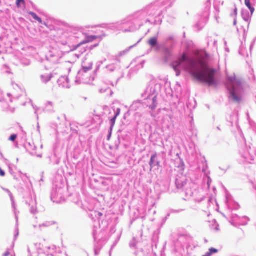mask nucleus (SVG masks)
I'll return each instance as SVG.
<instances>
[{
    "label": "nucleus",
    "mask_w": 256,
    "mask_h": 256,
    "mask_svg": "<svg viewBox=\"0 0 256 256\" xmlns=\"http://www.w3.org/2000/svg\"><path fill=\"white\" fill-rule=\"evenodd\" d=\"M5 175L4 172L2 170V169L0 168V176H4Z\"/></svg>",
    "instance_id": "14"
},
{
    "label": "nucleus",
    "mask_w": 256,
    "mask_h": 256,
    "mask_svg": "<svg viewBox=\"0 0 256 256\" xmlns=\"http://www.w3.org/2000/svg\"><path fill=\"white\" fill-rule=\"evenodd\" d=\"M120 114V110L118 109L117 112H116V114L115 115V116L117 117Z\"/></svg>",
    "instance_id": "15"
},
{
    "label": "nucleus",
    "mask_w": 256,
    "mask_h": 256,
    "mask_svg": "<svg viewBox=\"0 0 256 256\" xmlns=\"http://www.w3.org/2000/svg\"><path fill=\"white\" fill-rule=\"evenodd\" d=\"M10 254V252H6L4 253V256H8Z\"/></svg>",
    "instance_id": "16"
},
{
    "label": "nucleus",
    "mask_w": 256,
    "mask_h": 256,
    "mask_svg": "<svg viewBox=\"0 0 256 256\" xmlns=\"http://www.w3.org/2000/svg\"><path fill=\"white\" fill-rule=\"evenodd\" d=\"M244 2L246 6L250 10L251 14H252L254 11V8L251 6L250 0H245Z\"/></svg>",
    "instance_id": "6"
},
{
    "label": "nucleus",
    "mask_w": 256,
    "mask_h": 256,
    "mask_svg": "<svg viewBox=\"0 0 256 256\" xmlns=\"http://www.w3.org/2000/svg\"><path fill=\"white\" fill-rule=\"evenodd\" d=\"M176 75H177V76H178V75H179V73H178V74H176Z\"/></svg>",
    "instance_id": "19"
},
{
    "label": "nucleus",
    "mask_w": 256,
    "mask_h": 256,
    "mask_svg": "<svg viewBox=\"0 0 256 256\" xmlns=\"http://www.w3.org/2000/svg\"><path fill=\"white\" fill-rule=\"evenodd\" d=\"M185 61H186L188 66H184V69L188 71L194 79L206 83L209 86L216 84V70L210 68L207 63L203 60L196 61L188 59L186 54H183L178 60L172 62L173 68L176 70Z\"/></svg>",
    "instance_id": "1"
},
{
    "label": "nucleus",
    "mask_w": 256,
    "mask_h": 256,
    "mask_svg": "<svg viewBox=\"0 0 256 256\" xmlns=\"http://www.w3.org/2000/svg\"><path fill=\"white\" fill-rule=\"evenodd\" d=\"M116 118H117L116 116H114L113 118H112L110 120V122H112V126H111L112 129V128L114 127V126L116 123Z\"/></svg>",
    "instance_id": "12"
},
{
    "label": "nucleus",
    "mask_w": 256,
    "mask_h": 256,
    "mask_svg": "<svg viewBox=\"0 0 256 256\" xmlns=\"http://www.w3.org/2000/svg\"><path fill=\"white\" fill-rule=\"evenodd\" d=\"M72 50L74 51V50L73 48ZM78 50V54L80 56L86 51V48L82 47L80 46L79 48L76 50Z\"/></svg>",
    "instance_id": "8"
},
{
    "label": "nucleus",
    "mask_w": 256,
    "mask_h": 256,
    "mask_svg": "<svg viewBox=\"0 0 256 256\" xmlns=\"http://www.w3.org/2000/svg\"><path fill=\"white\" fill-rule=\"evenodd\" d=\"M148 44L151 46H154L157 44V39L156 38H152L148 40Z\"/></svg>",
    "instance_id": "10"
},
{
    "label": "nucleus",
    "mask_w": 256,
    "mask_h": 256,
    "mask_svg": "<svg viewBox=\"0 0 256 256\" xmlns=\"http://www.w3.org/2000/svg\"><path fill=\"white\" fill-rule=\"evenodd\" d=\"M156 97H154V98H153V100H154V102H155V101H156Z\"/></svg>",
    "instance_id": "17"
},
{
    "label": "nucleus",
    "mask_w": 256,
    "mask_h": 256,
    "mask_svg": "<svg viewBox=\"0 0 256 256\" xmlns=\"http://www.w3.org/2000/svg\"><path fill=\"white\" fill-rule=\"evenodd\" d=\"M16 4L18 8H20L22 6H23L24 7L26 6V2L24 0H16Z\"/></svg>",
    "instance_id": "9"
},
{
    "label": "nucleus",
    "mask_w": 256,
    "mask_h": 256,
    "mask_svg": "<svg viewBox=\"0 0 256 256\" xmlns=\"http://www.w3.org/2000/svg\"><path fill=\"white\" fill-rule=\"evenodd\" d=\"M82 69H83L84 72H88L90 70L92 69V64L91 62H90L88 64V65H86V64L85 61H84L82 63Z\"/></svg>",
    "instance_id": "4"
},
{
    "label": "nucleus",
    "mask_w": 256,
    "mask_h": 256,
    "mask_svg": "<svg viewBox=\"0 0 256 256\" xmlns=\"http://www.w3.org/2000/svg\"><path fill=\"white\" fill-rule=\"evenodd\" d=\"M157 156L156 154H154L151 156V158L150 162V165L151 167H152L154 165L155 162V159Z\"/></svg>",
    "instance_id": "11"
},
{
    "label": "nucleus",
    "mask_w": 256,
    "mask_h": 256,
    "mask_svg": "<svg viewBox=\"0 0 256 256\" xmlns=\"http://www.w3.org/2000/svg\"><path fill=\"white\" fill-rule=\"evenodd\" d=\"M17 136L16 134L12 135L10 138V140L11 141H14L16 139V138Z\"/></svg>",
    "instance_id": "13"
},
{
    "label": "nucleus",
    "mask_w": 256,
    "mask_h": 256,
    "mask_svg": "<svg viewBox=\"0 0 256 256\" xmlns=\"http://www.w3.org/2000/svg\"><path fill=\"white\" fill-rule=\"evenodd\" d=\"M29 14L32 16L36 20H37L39 23L42 24V19L39 18L35 13L33 12H30Z\"/></svg>",
    "instance_id": "7"
},
{
    "label": "nucleus",
    "mask_w": 256,
    "mask_h": 256,
    "mask_svg": "<svg viewBox=\"0 0 256 256\" xmlns=\"http://www.w3.org/2000/svg\"><path fill=\"white\" fill-rule=\"evenodd\" d=\"M50 78H49L47 80H45V82H47L48 81L50 80Z\"/></svg>",
    "instance_id": "18"
},
{
    "label": "nucleus",
    "mask_w": 256,
    "mask_h": 256,
    "mask_svg": "<svg viewBox=\"0 0 256 256\" xmlns=\"http://www.w3.org/2000/svg\"><path fill=\"white\" fill-rule=\"evenodd\" d=\"M84 34L86 36V39L82 41L76 46H74V50H77L80 48V46H82L83 44L91 42H93L94 40L98 39L100 38L98 36H89L87 34Z\"/></svg>",
    "instance_id": "2"
},
{
    "label": "nucleus",
    "mask_w": 256,
    "mask_h": 256,
    "mask_svg": "<svg viewBox=\"0 0 256 256\" xmlns=\"http://www.w3.org/2000/svg\"><path fill=\"white\" fill-rule=\"evenodd\" d=\"M218 252V250L215 248H210L209 252H206L204 256H211L214 254H216Z\"/></svg>",
    "instance_id": "5"
},
{
    "label": "nucleus",
    "mask_w": 256,
    "mask_h": 256,
    "mask_svg": "<svg viewBox=\"0 0 256 256\" xmlns=\"http://www.w3.org/2000/svg\"><path fill=\"white\" fill-rule=\"evenodd\" d=\"M230 98L234 102L236 103H239L241 101V98L236 95L234 90L231 92Z\"/></svg>",
    "instance_id": "3"
}]
</instances>
